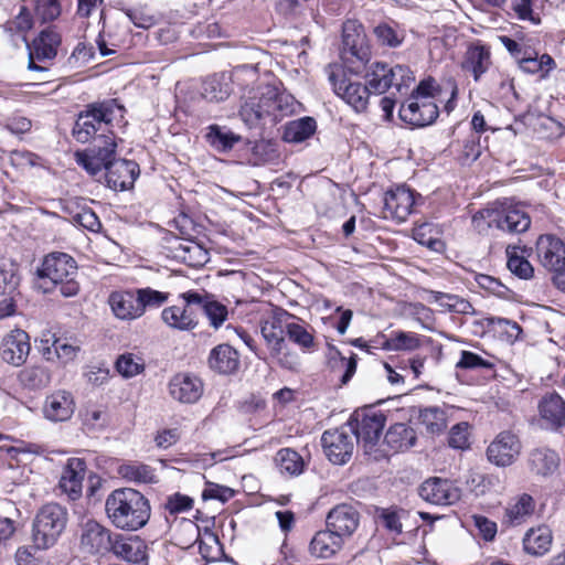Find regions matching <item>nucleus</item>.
Masks as SVG:
<instances>
[{
    "label": "nucleus",
    "mask_w": 565,
    "mask_h": 565,
    "mask_svg": "<svg viewBox=\"0 0 565 565\" xmlns=\"http://www.w3.org/2000/svg\"><path fill=\"white\" fill-rule=\"evenodd\" d=\"M476 281L482 289L500 297L504 296L505 291L508 290L507 287L499 281V279L489 275L479 274L476 276Z\"/></svg>",
    "instance_id": "obj_63"
},
{
    "label": "nucleus",
    "mask_w": 565,
    "mask_h": 565,
    "mask_svg": "<svg viewBox=\"0 0 565 565\" xmlns=\"http://www.w3.org/2000/svg\"><path fill=\"white\" fill-rule=\"evenodd\" d=\"M105 510L117 529L127 531L145 526L151 513L148 499L131 488L114 490L106 499Z\"/></svg>",
    "instance_id": "obj_1"
},
{
    "label": "nucleus",
    "mask_w": 565,
    "mask_h": 565,
    "mask_svg": "<svg viewBox=\"0 0 565 565\" xmlns=\"http://www.w3.org/2000/svg\"><path fill=\"white\" fill-rule=\"evenodd\" d=\"M274 119L281 120L284 117L292 115L297 108L296 99L286 93H276L274 90Z\"/></svg>",
    "instance_id": "obj_56"
},
{
    "label": "nucleus",
    "mask_w": 565,
    "mask_h": 565,
    "mask_svg": "<svg viewBox=\"0 0 565 565\" xmlns=\"http://www.w3.org/2000/svg\"><path fill=\"white\" fill-rule=\"evenodd\" d=\"M450 148L459 153L458 158L461 163L476 161L481 153L480 137L475 132H468L461 140L452 141Z\"/></svg>",
    "instance_id": "obj_45"
},
{
    "label": "nucleus",
    "mask_w": 565,
    "mask_h": 565,
    "mask_svg": "<svg viewBox=\"0 0 565 565\" xmlns=\"http://www.w3.org/2000/svg\"><path fill=\"white\" fill-rule=\"evenodd\" d=\"M124 107L116 99L93 103L79 113L73 127V136L79 142L89 141L103 126L124 117Z\"/></svg>",
    "instance_id": "obj_4"
},
{
    "label": "nucleus",
    "mask_w": 565,
    "mask_h": 565,
    "mask_svg": "<svg viewBox=\"0 0 565 565\" xmlns=\"http://www.w3.org/2000/svg\"><path fill=\"white\" fill-rule=\"evenodd\" d=\"M343 56L347 61L351 57L366 64L371 57L370 46L366 42L364 28L356 20H348L343 24L342 33Z\"/></svg>",
    "instance_id": "obj_12"
},
{
    "label": "nucleus",
    "mask_w": 565,
    "mask_h": 565,
    "mask_svg": "<svg viewBox=\"0 0 565 565\" xmlns=\"http://www.w3.org/2000/svg\"><path fill=\"white\" fill-rule=\"evenodd\" d=\"M181 303L167 307L161 312L162 321L170 328L190 331L198 326L196 303L201 301L200 292L186 291L179 296Z\"/></svg>",
    "instance_id": "obj_10"
},
{
    "label": "nucleus",
    "mask_w": 565,
    "mask_h": 565,
    "mask_svg": "<svg viewBox=\"0 0 565 565\" xmlns=\"http://www.w3.org/2000/svg\"><path fill=\"white\" fill-rule=\"evenodd\" d=\"M20 284L19 265L13 260L0 262V295H14Z\"/></svg>",
    "instance_id": "obj_47"
},
{
    "label": "nucleus",
    "mask_w": 565,
    "mask_h": 565,
    "mask_svg": "<svg viewBox=\"0 0 565 565\" xmlns=\"http://www.w3.org/2000/svg\"><path fill=\"white\" fill-rule=\"evenodd\" d=\"M327 72L332 89L339 97L356 113H363L367 109L372 92L367 83L351 82L340 66H328Z\"/></svg>",
    "instance_id": "obj_9"
},
{
    "label": "nucleus",
    "mask_w": 565,
    "mask_h": 565,
    "mask_svg": "<svg viewBox=\"0 0 565 565\" xmlns=\"http://www.w3.org/2000/svg\"><path fill=\"white\" fill-rule=\"evenodd\" d=\"M67 510L57 503H47L36 513L32 526V541L38 550L53 546L64 532Z\"/></svg>",
    "instance_id": "obj_5"
},
{
    "label": "nucleus",
    "mask_w": 565,
    "mask_h": 565,
    "mask_svg": "<svg viewBox=\"0 0 565 565\" xmlns=\"http://www.w3.org/2000/svg\"><path fill=\"white\" fill-rule=\"evenodd\" d=\"M61 44V35L51 28H47L33 40L29 49L33 50L38 61L53 60L57 54Z\"/></svg>",
    "instance_id": "obj_37"
},
{
    "label": "nucleus",
    "mask_w": 565,
    "mask_h": 565,
    "mask_svg": "<svg viewBox=\"0 0 565 565\" xmlns=\"http://www.w3.org/2000/svg\"><path fill=\"white\" fill-rule=\"evenodd\" d=\"M109 552L128 563L147 565V545L138 536H124L115 533Z\"/></svg>",
    "instance_id": "obj_23"
},
{
    "label": "nucleus",
    "mask_w": 565,
    "mask_h": 565,
    "mask_svg": "<svg viewBox=\"0 0 565 565\" xmlns=\"http://www.w3.org/2000/svg\"><path fill=\"white\" fill-rule=\"evenodd\" d=\"M120 473L129 481L153 483L157 481L154 469L141 462H134L120 467Z\"/></svg>",
    "instance_id": "obj_48"
},
{
    "label": "nucleus",
    "mask_w": 565,
    "mask_h": 565,
    "mask_svg": "<svg viewBox=\"0 0 565 565\" xmlns=\"http://www.w3.org/2000/svg\"><path fill=\"white\" fill-rule=\"evenodd\" d=\"M33 6L35 17L42 22H51L61 14L58 0H29Z\"/></svg>",
    "instance_id": "obj_53"
},
{
    "label": "nucleus",
    "mask_w": 565,
    "mask_h": 565,
    "mask_svg": "<svg viewBox=\"0 0 565 565\" xmlns=\"http://www.w3.org/2000/svg\"><path fill=\"white\" fill-rule=\"evenodd\" d=\"M321 445L324 455L332 463L344 465L353 454V430L349 426L326 430L321 436Z\"/></svg>",
    "instance_id": "obj_11"
},
{
    "label": "nucleus",
    "mask_w": 565,
    "mask_h": 565,
    "mask_svg": "<svg viewBox=\"0 0 565 565\" xmlns=\"http://www.w3.org/2000/svg\"><path fill=\"white\" fill-rule=\"evenodd\" d=\"M139 306L141 307V316L147 308H158L168 300V294L154 290L150 287L136 290Z\"/></svg>",
    "instance_id": "obj_55"
},
{
    "label": "nucleus",
    "mask_w": 565,
    "mask_h": 565,
    "mask_svg": "<svg viewBox=\"0 0 565 565\" xmlns=\"http://www.w3.org/2000/svg\"><path fill=\"white\" fill-rule=\"evenodd\" d=\"M109 306L116 318L120 320H135L141 317L136 291H114L108 298Z\"/></svg>",
    "instance_id": "obj_28"
},
{
    "label": "nucleus",
    "mask_w": 565,
    "mask_h": 565,
    "mask_svg": "<svg viewBox=\"0 0 565 565\" xmlns=\"http://www.w3.org/2000/svg\"><path fill=\"white\" fill-rule=\"evenodd\" d=\"M419 497L436 505H451L460 500V489L450 480L438 477L424 481L418 490Z\"/></svg>",
    "instance_id": "obj_13"
},
{
    "label": "nucleus",
    "mask_w": 565,
    "mask_h": 565,
    "mask_svg": "<svg viewBox=\"0 0 565 565\" xmlns=\"http://www.w3.org/2000/svg\"><path fill=\"white\" fill-rule=\"evenodd\" d=\"M209 365L221 374H231L239 365L238 353L228 344H220L211 351Z\"/></svg>",
    "instance_id": "obj_36"
},
{
    "label": "nucleus",
    "mask_w": 565,
    "mask_h": 565,
    "mask_svg": "<svg viewBox=\"0 0 565 565\" xmlns=\"http://www.w3.org/2000/svg\"><path fill=\"white\" fill-rule=\"evenodd\" d=\"M509 270L522 279H529L533 275V267L530 262L522 255H519V247L509 246L507 248Z\"/></svg>",
    "instance_id": "obj_50"
},
{
    "label": "nucleus",
    "mask_w": 565,
    "mask_h": 565,
    "mask_svg": "<svg viewBox=\"0 0 565 565\" xmlns=\"http://www.w3.org/2000/svg\"><path fill=\"white\" fill-rule=\"evenodd\" d=\"M260 333L276 363L289 371H297L300 366L299 355L286 343L284 329L277 318L262 321Z\"/></svg>",
    "instance_id": "obj_6"
},
{
    "label": "nucleus",
    "mask_w": 565,
    "mask_h": 565,
    "mask_svg": "<svg viewBox=\"0 0 565 565\" xmlns=\"http://www.w3.org/2000/svg\"><path fill=\"white\" fill-rule=\"evenodd\" d=\"M274 89H268L258 100L252 98L241 107V114L245 120L254 122L265 117L274 119Z\"/></svg>",
    "instance_id": "obj_38"
},
{
    "label": "nucleus",
    "mask_w": 565,
    "mask_h": 565,
    "mask_svg": "<svg viewBox=\"0 0 565 565\" xmlns=\"http://www.w3.org/2000/svg\"><path fill=\"white\" fill-rule=\"evenodd\" d=\"M36 274L38 286L43 292H50L58 287L61 295L68 298L79 291V284L76 281L77 264L66 253L53 252L46 255Z\"/></svg>",
    "instance_id": "obj_2"
},
{
    "label": "nucleus",
    "mask_w": 565,
    "mask_h": 565,
    "mask_svg": "<svg viewBox=\"0 0 565 565\" xmlns=\"http://www.w3.org/2000/svg\"><path fill=\"white\" fill-rule=\"evenodd\" d=\"M359 524V511L348 503H341L332 508L326 519V525L344 541L353 535Z\"/></svg>",
    "instance_id": "obj_18"
},
{
    "label": "nucleus",
    "mask_w": 565,
    "mask_h": 565,
    "mask_svg": "<svg viewBox=\"0 0 565 565\" xmlns=\"http://www.w3.org/2000/svg\"><path fill=\"white\" fill-rule=\"evenodd\" d=\"M193 505V499L181 493H174L168 497L164 503L166 510L171 514L181 513L190 510Z\"/></svg>",
    "instance_id": "obj_62"
},
{
    "label": "nucleus",
    "mask_w": 565,
    "mask_h": 565,
    "mask_svg": "<svg viewBox=\"0 0 565 565\" xmlns=\"http://www.w3.org/2000/svg\"><path fill=\"white\" fill-rule=\"evenodd\" d=\"M521 443L511 431L500 433L487 449L488 460L498 467L511 466L521 454Z\"/></svg>",
    "instance_id": "obj_14"
},
{
    "label": "nucleus",
    "mask_w": 565,
    "mask_h": 565,
    "mask_svg": "<svg viewBox=\"0 0 565 565\" xmlns=\"http://www.w3.org/2000/svg\"><path fill=\"white\" fill-rule=\"evenodd\" d=\"M523 550L533 556L546 554L553 543L552 530L547 525L529 529L523 536Z\"/></svg>",
    "instance_id": "obj_35"
},
{
    "label": "nucleus",
    "mask_w": 565,
    "mask_h": 565,
    "mask_svg": "<svg viewBox=\"0 0 565 565\" xmlns=\"http://www.w3.org/2000/svg\"><path fill=\"white\" fill-rule=\"evenodd\" d=\"M102 174L109 189L125 191L130 189L139 175V166L132 160L113 161Z\"/></svg>",
    "instance_id": "obj_17"
},
{
    "label": "nucleus",
    "mask_w": 565,
    "mask_h": 565,
    "mask_svg": "<svg viewBox=\"0 0 565 565\" xmlns=\"http://www.w3.org/2000/svg\"><path fill=\"white\" fill-rule=\"evenodd\" d=\"M420 424L430 435H439L447 427L446 411L438 406H429L419 413Z\"/></svg>",
    "instance_id": "obj_46"
},
{
    "label": "nucleus",
    "mask_w": 565,
    "mask_h": 565,
    "mask_svg": "<svg viewBox=\"0 0 565 565\" xmlns=\"http://www.w3.org/2000/svg\"><path fill=\"white\" fill-rule=\"evenodd\" d=\"M231 93V78L224 73L214 74L202 83L201 95L209 102H223Z\"/></svg>",
    "instance_id": "obj_39"
},
{
    "label": "nucleus",
    "mask_w": 565,
    "mask_h": 565,
    "mask_svg": "<svg viewBox=\"0 0 565 565\" xmlns=\"http://www.w3.org/2000/svg\"><path fill=\"white\" fill-rule=\"evenodd\" d=\"M72 222L94 233L99 232L102 228V223L98 216L90 209H82L77 213L73 214Z\"/></svg>",
    "instance_id": "obj_57"
},
{
    "label": "nucleus",
    "mask_w": 565,
    "mask_h": 565,
    "mask_svg": "<svg viewBox=\"0 0 565 565\" xmlns=\"http://www.w3.org/2000/svg\"><path fill=\"white\" fill-rule=\"evenodd\" d=\"M275 461L279 471L290 477L300 476L305 471L303 458L291 448H282L278 450Z\"/></svg>",
    "instance_id": "obj_44"
},
{
    "label": "nucleus",
    "mask_w": 565,
    "mask_h": 565,
    "mask_svg": "<svg viewBox=\"0 0 565 565\" xmlns=\"http://www.w3.org/2000/svg\"><path fill=\"white\" fill-rule=\"evenodd\" d=\"M491 53L490 49L483 44H471L465 54L462 70L470 72L473 79L478 82L481 76L490 68Z\"/></svg>",
    "instance_id": "obj_30"
},
{
    "label": "nucleus",
    "mask_w": 565,
    "mask_h": 565,
    "mask_svg": "<svg viewBox=\"0 0 565 565\" xmlns=\"http://www.w3.org/2000/svg\"><path fill=\"white\" fill-rule=\"evenodd\" d=\"M99 22L103 25L96 39V44L98 46L100 55L107 56L114 54L116 52V49L121 45L126 34V29L117 24L107 23L104 11L100 12Z\"/></svg>",
    "instance_id": "obj_34"
},
{
    "label": "nucleus",
    "mask_w": 565,
    "mask_h": 565,
    "mask_svg": "<svg viewBox=\"0 0 565 565\" xmlns=\"http://www.w3.org/2000/svg\"><path fill=\"white\" fill-rule=\"evenodd\" d=\"M469 425L468 423H458L449 431L448 444L456 449H465L469 446Z\"/></svg>",
    "instance_id": "obj_58"
},
{
    "label": "nucleus",
    "mask_w": 565,
    "mask_h": 565,
    "mask_svg": "<svg viewBox=\"0 0 565 565\" xmlns=\"http://www.w3.org/2000/svg\"><path fill=\"white\" fill-rule=\"evenodd\" d=\"M415 430L405 423L392 425L384 436L383 448L388 452L404 451L414 446Z\"/></svg>",
    "instance_id": "obj_31"
},
{
    "label": "nucleus",
    "mask_w": 565,
    "mask_h": 565,
    "mask_svg": "<svg viewBox=\"0 0 565 565\" xmlns=\"http://www.w3.org/2000/svg\"><path fill=\"white\" fill-rule=\"evenodd\" d=\"M19 379L25 387L36 390L46 386L51 381V375L45 366L34 365L25 367Z\"/></svg>",
    "instance_id": "obj_49"
},
{
    "label": "nucleus",
    "mask_w": 565,
    "mask_h": 565,
    "mask_svg": "<svg viewBox=\"0 0 565 565\" xmlns=\"http://www.w3.org/2000/svg\"><path fill=\"white\" fill-rule=\"evenodd\" d=\"M373 32L379 43L388 47L399 46L405 39V34L402 30L385 22L376 25Z\"/></svg>",
    "instance_id": "obj_51"
},
{
    "label": "nucleus",
    "mask_w": 565,
    "mask_h": 565,
    "mask_svg": "<svg viewBox=\"0 0 565 565\" xmlns=\"http://www.w3.org/2000/svg\"><path fill=\"white\" fill-rule=\"evenodd\" d=\"M117 143L113 132L99 135L86 150L76 152V162L89 174L96 177L102 173L115 159Z\"/></svg>",
    "instance_id": "obj_8"
},
{
    "label": "nucleus",
    "mask_w": 565,
    "mask_h": 565,
    "mask_svg": "<svg viewBox=\"0 0 565 565\" xmlns=\"http://www.w3.org/2000/svg\"><path fill=\"white\" fill-rule=\"evenodd\" d=\"M86 469V462L82 458H70L63 467L58 488L70 500L75 501L82 497Z\"/></svg>",
    "instance_id": "obj_20"
},
{
    "label": "nucleus",
    "mask_w": 565,
    "mask_h": 565,
    "mask_svg": "<svg viewBox=\"0 0 565 565\" xmlns=\"http://www.w3.org/2000/svg\"><path fill=\"white\" fill-rule=\"evenodd\" d=\"M205 140L215 150L226 152L241 141V136L225 127L210 125L205 134Z\"/></svg>",
    "instance_id": "obj_42"
},
{
    "label": "nucleus",
    "mask_w": 565,
    "mask_h": 565,
    "mask_svg": "<svg viewBox=\"0 0 565 565\" xmlns=\"http://www.w3.org/2000/svg\"><path fill=\"white\" fill-rule=\"evenodd\" d=\"M316 129L317 122L312 117H302L285 126L282 138L287 142H302L310 138Z\"/></svg>",
    "instance_id": "obj_43"
},
{
    "label": "nucleus",
    "mask_w": 565,
    "mask_h": 565,
    "mask_svg": "<svg viewBox=\"0 0 565 565\" xmlns=\"http://www.w3.org/2000/svg\"><path fill=\"white\" fill-rule=\"evenodd\" d=\"M286 334L290 341L300 347L303 351L315 349L313 334L303 326L291 322L286 326Z\"/></svg>",
    "instance_id": "obj_52"
},
{
    "label": "nucleus",
    "mask_w": 565,
    "mask_h": 565,
    "mask_svg": "<svg viewBox=\"0 0 565 565\" xmlns=\"http://www.w3.org/2000/svg\"><path fill=\"white\" fill-rule=\"evenodd\" d=\"M406 76L408 73L401 64L388 66L385 63L376 62L372 64L370 72L366 73V83L374 94H384L392 88L394 76Z\"/></svg>",
    "instance_id": "obj_27"
},
{
    "label": "nucleus",
    "mask_w": 565,
    "mask_h": 565,
    "mask_svg": "<svg viewBox=\"0 0 565 565\" xmlns=\"http://www.w3.org/2000/svg\"><path fill=\"white\" fill-rule=\"evenodd\" d=\"M75 411V402L71 392L58 390L50 394L43 405L44 417L51 422L68 420Z\"/></svg>",
    "instance_id": "obj_26"
},
{
    "label": "nucleus",
    "mask_w": 565,
    "mask_h": 565,
    "mask_svg": "<svg viewBox=\"0 0 565 565\" xmlns=\"http://www.w3.org/2000/svg\"><path fill=\"white\" fill-rule=\"evenodd\" d=\"M115 533L96 521L88 520L81 530V547L90 554L109 552Z\"/></svg>",
    "instance_id": "obj_19"
},
{
    "label": "nucleus",
    "mask_w": 565,
    "mask_h": 565,
    "mask_svg": "<svg viewBox=\"0 0 565 565\" xmlns=\"http://www.w3.org/2000/svg\"><path fill=\"white\" fill-rule=\"evenodd\" d=\"M116 369L122 376L132 377L143 371L145 363L141 358L132 353H125L117 359Z\"/></svg>",
    "instance_id": "obj_54"
},
{
    "label": "nucleus",
    "mask_w": 565,
    "mask_h": 565,
    "mask_svg": "<svg viewBox=\"0 0 565 565\" xmlns=\"http://www.w3.org/2000/svg\"><path fill=\"white\" fill-rule=\"evenodd\" d=\"M128 20L137 28L149 29L154 24V18L138 9H126L122 11Z\"/></svg>",
    "instance_id": "obj_64"
},
{
    "label": "nucleus",
    "mask_w": 565,
    "mask_h": 565,
    "mask_svg": "<svg viewBox=\"0 0 565 565\" xmlns=\"http://www.w3.org/2000/svg\"><path fill=\"white\" fill-rule=\"evenodd\" d=\"M536 254L546 269L555 271L565 262V245L553 235H541L536 242Z\"/></svg>",
    "instance_id": "obj_25"
},
{
    "label": "nucleus",
    "mask_w": 565,
    "mask_h": 565,
    "mask_svg": "<svg viewBox=\"0 0 565 565\" xmlns=\"http://www.w3.org/2000/svg\"><path fill=\"white\" fill-rule=\"evenodd\" d=\"M33 26V19L31 12L25 6L20 8L18 15L7 22V29L15 32H26Z\"/></svg>",
    "instance_id": "obj_60"
},
{
    "label": "nucleus",
    "mask_w": 565,
    "mask_h": 565,
    "mask_svg": "<svg viewBox=\"0 0 565 565\" xmlns=\"http://www.w3.org/2000/svg\"><path fill=\"white\" fill-rule=\"evenodd\" d=\"M527 466L532 473L548 477L558 469L559 457L550 448H535L529 452Z\"/></svg>",
    "instance_id": "obj_32"
},
{
    "label": "nucleus",
    "mask_w": 565,
    "mask_h": 565,
    "mask_svg": "<svg viewBox=\"0 0 565 565\" xmlns=\"http://www.w3.org/2000/svg\"><path fill=\"white\" fill-rule=\"evenodd\" d=\"M385 422L386 417L382 412L369 409L356 415L348 424L353 430V438L362 446L364 454L375 461L387 457V451L380 444Z\"/></svg>",
    "instance_id": "obj_3"
},
{
    "label": "nucleus",
    "mask_w": 565,
    "mask_h": 565,
    "mask_svg": "<svg viewBox=\"0 0 565 565\" xmlns=\"http://www.w3.org/2000/svg\"><path fill=\"white\" fill-rule=\"evenodd\" d=\"M415 193L404 185L388 190L384 196V217L404 222L413 212Z\"/></svg>",
    "instance_id": "obj_16"
},
{
    "label": "nucleus",
    "mask_w": 565,
    "mask_h": 565,
    "mask_svg": "<svg viewBox=\"0 0 565 565\" xmlns=\"http://www.w3.org/2000/svg\"><path fill=\"white\" fill-rule=\"evenodd\" d=\"M542 426L553 431L565 427V399L557 393L544 395L537 405Z\"/></svg>",
    "instance_id": "obj_22"
},
{
    "label": "nucleus",
    "mask_w": 565,
    "mask_h": 565,
    "mask_svg": "<svg viewBox=\"0 0 565 565\" xmlns=\"http://www.w3.org/2000/svg\"><path fill=\"white\" fill-rule=\"evenodd\" d=\"M234 497L233 489L220 486L216 483L209 482L202 492L203 500H220L226 502Z\"/></svg>",
    "instance_id": "obj_61"
},
{
    "label": "nucleus",
    "mask_w": 565,
    "mask_h": 565,
    "mask_svg": "<svg viewBox=\"0 0 565 565\" xmlns=\"http://www.w3.org/2000/svg\"><path fill=\"white\" fill-rule=\"evenodd\" d=\"M344 540L329 526L326 530L318 531L311 539L309 552L317 558H330L334 556L343 546Z\"/></svg>",
    "instance_id": "obj_29"
},
{
    "label": "nucleus",
    "mask_w": 565,
    "mask_h": 565,
    "mask_svg": "<svg viewBox=\"0 0 565 565\" xmlns=\"http://www.w3.org/2000/svg\"><path fill=\"white\" fill-rule=\"evenodd\" d=\"M480 216L488 221L490 227L502 232L520 234L529 230L531 216L526 206L521 203H503L500 207L481 211Z\"/></svg>",
    "instance_id": "obj_7"
},
{
    "label": "nucleus",
    "mask_w": 565,
    "mask_h": 565,
    "mask_svg": "<svg viewBox=\"0 0 565 565\" xmlns=\"http://www.w3.org/2000/svg\"><path fill=\"white\" fill-rule=\"evenodd\" d=\"M374 348H382L386 351H414L420 347V338L417 333L395 331L390 338L377 339Z\"/></svg>",
    "instance_id": "obj_40"
},
{
    "label": "nucleus",
    "mask_w": 565,
    "mask_h": 565,
    "mask_svg": "<svg viewBox=\"0 0 565 565\" xmlns=\"http://www.w3.org/2000/svg\"><path fill=\"white\" fill-rule=\"evenodd\" d=\"M169 393L180 403L193 404L203 394V383L194 375L177 374L169 382Z\"/></svg>",
    "instance_id": "obj_24"
},
{
    "label": "nucleus",
    "mask_w": 565,
    "mask_h": 565,
    "mask_svg": "<svg viewBox=\"0 0 565 565\" xmlns=\"http://www.w3.org/2000/svg\"><path fill=\"white\" fill-rule=\"evenodd\" d=\"M492 366L491 362L470 351H461L460 359L456 364L457 369L462 370L491 369Z\"/></svg>",
    "instance_id": "obj_59"
},
{
    "label": "nucleus",
    "mask_w": 565,
    "mask_h": 565,
    "mask_svg": "<svg viewBox=\"0 0 565 565\" xmlns=\"http://www.w3.org/2000/svg\"><path fill=\"white\" fill-rule=\"evenodd\" d=\"M534 510V499L527 493H522L508 503L504 510L503 523L509 526H519L526 522Z\"/></svg>",
    "instance_id": "obj_33"
},
{
    "label": "nucleus",
    "mask_w": 565,
    "mask_h": 565,
    "mask_svg": "<svg viewBox=\"0 0 565 565\" xmlns=\"http://www.w3.org/2000/svg\"><path fill=\"white\" fill-rule=\"evenodd\" d=\"M398 115L403 121L411 126L425 127L437 119L439 110L433 99L409 98L406 104H402Z\"/></svg>",
    "instance_id": "obj_15"
},
{
    "label": "nucleus",
    "mask_w": 565,
    "mask_h": 565,
    "mask_svg": "<svg viewBox=\"0 0 565 565\" xmlns=\"http://www.w3.org/2000/svg\"><path fill=\"white\" fill-rule=\"evenodd\" d=\"M201 301L196 303V310L203 311L209 319L210 326L214 329H218L224 321L227 319L228 310L226 306L214 299L212 295L207 292H200Z\"/></svg>",
    "instance_id": "obj_41"
},
{
    "label": "nucleus",
    "mask_w": 565,
    "mask_h": 565,
    "mask_svg": "<svg viewBox=\"0 0 565 565\" xmlns=\"http://www.w3.org/2000/svg\"><path fill=\"white\" fill-rule=\"evenodd\" d=\"M30 350L29 334L21 329H15L8 333L0 347L2 360L13 366L22 365L26 361Z\"/></svg>",
    "instance_id": "obj_21"
}]
</instances>
